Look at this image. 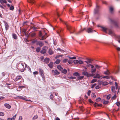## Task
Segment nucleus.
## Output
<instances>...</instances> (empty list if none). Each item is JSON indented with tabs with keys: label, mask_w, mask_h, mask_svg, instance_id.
I'll return each instance as SVG.
<instances>
[{
	"label": "nucleus",
	"mask_w": 120,
	"mask_h": 120,
	"mask_svg": "<svg viewBox=\"0 0 120 120\" xmlns=\"http://www.w3.org/2000/svg\"><path fill=\"white\" fill-rule=\"evenodd\" d=\"M59 19L61 21L66 25L67 30L69 31L70 34H73L74 33L75 31V29L74 27H72L67 22L64 21L61 19L59 18Z\"/></svg>",
	"instance_id": "nucleus-1"
},
{
	"label": "nucleus",
	"mask_w": 120,
	"mask_h": 120,
	"mask_svg": "<svg viewBox=\"0 0 120 120\" xmlns=\"http://www.w3.org/2000/svg\"><path fill=\"white\" fill-rule=\"evenodd\" d=\"M109 20L111 23L114 25L116 27H118V22L117 21L111 18H109Z\"/></svg>",
	"instance_id": "nucleus-2"
},
{
	"label": "nucleus",
	"mask_w": 120,
	"mask_h": 120,
	"mask_svg": "<svg viewBox=\"0 0 120 120\" xmlns=\"http://www.w3.org/2000/svg\"><path fill=\"white\" fill-rule=\"evenodd\" d=\"M39 72L40 75L41 77L43 79H45V75L44 74V71L41 68L39 69Z\"/></svg>",
	"instance_id": "nucleus-3"
},
{
	"label": "nucleus",
	"mask_w": 120,
	"mask_h": 120,
	"mask_svg": "<svg viewBox=\"0 0 120 120\" xmlns=\"http://www.w3.org/2000/svg\"><path fill=\"white\" fill-rule=\"evenodd\" d=\"M47 47L46 46L43 47L42 49V50L41 51V53L44 54L46 53V52Z\"/></svg>",
	"instance_id": "nucleus-4"
},
{
	"label": "nucleus",
	"mask_w": 120,
	"mask_h": 120,
	"mask_svg": "<svg viewBox=\"0 0 120 120\" xmlns=\"http://www.w3.org/2000/svg\"><path fill=\"white\" fill-rule=\"evenodd\" d=\"M26 67L24 68V65L22 64L20 68V71L22 72H23L25 70Z\"/></svg>",
	"instance_id": "nucleus-5"
},
{
	"label": "nucleus",
	"mask_w": 120,
	"mask_h": 120,
	"mask_svg": "<svg viewBox=\"0 0 120 120\" xmlns=\"http://www.w3.org/2000/svg\"><path fill=\"white\" fill-rule=\"evenodd\" d=\"M36 45H39L40 47H41L44 45V44L42 42L40 41H38L36 43Z\"/></svg>",
	"instance_id": "nucleus-6"
},
{
	"label": "nucleus",
	"mask_w": 120,
	"mask_h": 120,
	"mask_svg": "<svg viewBox=\"0 0 120 120\" xmlns=\"http://www.w3.org/2000/svg\"><path fill=\"white\" fill-rule=\"evenodd\" d=\"M93 60L90 59H87L84 62H86L87 64H89L90 63H91Z\"/></svg>",
	"instance_id": "nucleus-7"
},
{
	"label": "nucleus",
	"mask_w": 120,
	"mask_h": 120,
	"mask_svg": "<svg viewBox=\"0 0 120 120\" xmlns=\"http://www.w3.org/2000/svg\"><path fill=\"white\" fill-rule=\"evenodd\" d=\"M99 11V6L97 5L96 8L94 9V14H96L98 13Z\"/></svg>",
	"instance_id": "nucleus-8"
},
{
	"label": "nucleus",
	"mask_w": 120,
	"mask_h": 120,
	"mask_svg": "<svg viewBox=\"0 0 120 120\" xmlns=\"http://www.w3.org/2000/svg\"><path fill=\"white\" fill-rule=\"evenodd\" d=\"M36 34L34 32H31L29 34V35L31 37H35L36 35Z\"/></svg>",
	"instance_id": "nucleus-9"
},
{
	"label": "nucleus",
	"mask_w": 120,
	"mask_h": 120,
	"mask_svg": "<svg viewBox=\"0 0 120 120\" xmlns=\"http://www.w3.org/2000/svg\"><path fill=\"white\" fill-rule=\"evenodd\" d=\"M52 72L53 74L55 75H57L60 74V72L56 70H52Z\"/></svg>",
	"instance_id": "nucleus-10"
},
{
	"label": "nucleus",
	"mask_w": 120,
	"mask_h": 120,
	"mask_svg": "<svg viewBox=\"0 0 120 120\" xmlns=\"http://www.w3.org/2000/svg\"><path fill=\"white\" fill-rule=\"evenodd\" d=\"M86 31L88 33L93 32V31L92 29L90 28H87Z\"/></svg>",
	"instance_id": "nucleus-11"
},
{
	"label": "nucleus",
	"mask_w": 120,
	"mask_h": 120,
	"mask_svg": "<svg viewBox=\"0 0 120 120\" xmlns=\"http://www.w3.org/2000/svg\"><path fill=\"white\" fill-rule=\"evenodd\" d=\"M4 106L6 108L8 109H10L11 108V106L8 104L5 103Z\"/></svg>",
	"instance_id": "nucleus-12"
},
{
	"label": "nucleus",
	"mask_w": 120,
	"mask_h": 120,
	"mask_svg": "<svg viewBox=\"0 0 120 120\" xmlns=\"http://www.w3.org/2000/svg\"><path fill=\"white\" fill-rule=\"evenodd\" d=\"M100 27L102 28V30L104 32L106 33H107V30H108V29L102 26H100Z\"/></svg>",
	"instance_id": "nucleus-13"
},
{
	"label": "nucleus",
	"mask_w": 120,
	"mask_h": 120,
	"mask_svg": "<svg viewBox=\"0 0 120 120\" xmlns=\"http://www.w3.org/2000/svg\"><path fill=\"white\" fill-rule=\"evenodd\" d=\"M46 35L47 34L45 33L44 35L42 36L41 39H40L41 40H43L45 39L47 37V36Z\"/></svg>",
	"instance_id": "nucleus-14"
},
{
	"label": "nucleus",
	"mask_w": 120,
	"mask_h": 120,
	"mask_svg": "<svg viewBox=\"0 0 120 120\" xmlns=\"http://www.w3.org/2000/svg\"><path fill=\"white\" fill-rule=\"evenodd\" d=\"M94 65L95 67V68H96V69H99L102 67V66H101L97 64H95Z\"/></svg>",
	"instance_id": "nucleus-15"
},
{
	"label": "nucleus",
	"mask_w": 120,
	"mask_h": 120,
	"mask_svg": "<svg viewBox=\"0 0 120 120\" xmlns=\"http://www.w3.org/2000/svg\"><path fill=\"white\" fill-rule=\"evenodd\" d=\"M54 52L52 50V49L50 48L49 50V53L50 55L53 54L54 53Z\"/></svg>",
	"instance_id": "nucleus-16"
},
{
	"label": "nucleus",
	"mask_w": 120,
	"mask_h": 120,
	"mask_svg": "<svg viewBox=\"0 0 120 120\" xmlns=\"http://www.w3.org/2000/svg\"><path fill=\"white\" fill-rule=\"evenodd\" d=\"M19 97V98L20 99H23L24 100H25L26 101H30V100H26V97H24L22 96H18L17 97Z\"/></svg>",
	"instance_id": "nucleus-17"
},
{
	"label": "nucleus",
	"mask_w": 120,
	"mask_h": 120,
	"mask_svg": "<svg viewBox=\"0 0 120 120\" xmlns=\"http://www.w3.org/2000/svg\"><path fill=\"white\" fill-rule=\"evenodd\" d=\"M49 61V58H46L44 59V62L46 64L48 63Z\"/></svg>",
	"instance_id": "nucleus-18"
},
{
	"label": "nucleus",
	"mask_w": 120,
	"mask_h": 120,
	"mask_svg": "<svg viewBox=\"0 0 120 120\" xmlns=\"http://www.w3.org/2000/svg\"><path fill=\"white\" fill-rule=\"evenodd\" d=\"M22 78V77L20 75L17 76L15 79V80L17 81Z\"/></svg>",
	"instance_id": "nucleus-19"
},
{
	"label": "nucleus",
	"mask_w": 120,
	"mask_h": 120,
	"mask_svg": "<svg viewBox=\"0 0 120 120\" xmlns=\"http://www.w3.org/2000/svg\"><path fill=\"white\" fill-rule=\"evenodd\" d=\"M53 63L52 62H51L49 64H48V66L51 68H53Z\"/></svg>",
	"instance_id": "nucleus-20"
},
{
	"label": "nucleus",
	"mask_w": 120,
	"mask_h": 120,
	"mask_svg": "<svg viewBox=\"0 0 120 120\" xmlns=\"http://www.w3.org/2000/svg\"><path fill=\"white\" fill-rule=\"evenodd\" d=\"M108 30H109V34L111 35H114L113 33L111 30H110L109 29H108Z\"/></svg>",
	"instance_id": "nucleus-21"
},
{
	"label": "nucleus",
	"mask_w": 120,
	"mask_h": 120,
	"mask_svg": "<svg viewBox=\"0 0 120 120\" xmlns=\"http://www.w3.org/2000/svg\"><path fill=\"white\" fill-rule=\"evenodd\" d=\"M86 66L87 67H90V66H91V68H93L94 67V66L93 65L90 64H87Z\"/></svg>",
	"instance_id": "nucleus-22"
},
{
	"label": "nucleus",
	"mask_w": 120,
	"mask_h": 120,
	"mask_svg": "<svg viewBox=\"0 0 120 120\" xmlns=\"http://www.w3.org/2000/svg\"><path fill=\"white\" fill-rule=\"evenodd\" d=\"M5 27L6 30H7L8 29L9 26L7 22L5 23Z\"/></svg>",
	"instance_id": "nucleus-23"
},
{
	"label": "nucleus",
	"mask_w": 120,
	"mask_h": 120,
	"mask_svg": "<svg viewBox=\"0 0 120 120\" xmlns=\"http://www.w3.org/2000/svg\"><path fill=\"white\" fill-rule=\"evenodd\" d=\"M57 68L59 70L61 71L62 70L63 68L60 65H58L57 67Z\"/></svg>",
	"instance_id": "nucleus-24"
},
{
	"label": "nucleus",
	"mask_w": 120,
	"mask_h": 120,
	"mask_svg": "<svg viewBox=\"0 0 120 120\" xmlns=\"http://www.w3.org/2000/svg\"><path fill=\"white\" fill-rule=\"evenodd\" d=\"M109 11L110 13H112L113 12V7H110L109 8Z\"/></svg>",
	"instance_id": "nucleus-25"
},
{
	"label": "nucleus",
	"mask_w": 120,
	"mask_h": 120,
	"mask_svg": "<svg viewBox=\"0 0 120 120\" xmlns=\"http://www.w3.org/2000/svg\"><path fill=\"white\" fill-rule=\"evenodd\" d=\"M100 75L98 74H96L94 77V78H100Z\"/></svg>",
	"instance_id": "nucleus-26"
},
{
	"label": "nucleus",
	"mask_w": 120,
	"mask_h": 120,
	"mask_svg": "<svg viewBox=\"0 0 120 120\" xmlns=\"http://www.w3.org/2000/svg\"><path fill=\"white\" fill-rule=\"evenodd\" d=\"M92 69L91 70V72L92 73H95L96 72V69L95 68H91Z\"/></svg>",
	"instance_id": "nucleus-27"
},
{
	"label": "nucleus",
	"mask_w": 120,
	"mask_h": 120,
	"mask_svg": "<svg viewBox=\"0 0 120 120\" xmlns=\"http://www.w3.org/2000/svg\"><path fill=\"white\" fill-rule=\"evenodd\" d=\"M0 2L1 4H3L4 3L6 4L7 2L5 0H0Z\"/></svg>",
	"instance_id": "nucleus-28"
},
{
	"label": "nucleus",
	"mask_w": 120,
	"mask_h": 120,
	"mask_svg": "<svg viewBox=\"0 0 120 120\" xmlns=\"http://www.w3.org/2000/svg\"><path fill=\"white\" fill-rule=\"evenodd\" d=\"M115 104H116V105L119 107V108H118V110H116V111H118L119 110V107L120 105V102H117Z\"/></svg>",
	"instance_id": "nucleus-29"
},
{
	"label": "nucleus",
	"mask_w": 120,
	"mask_h": 120,
	"mask_svg": "<svg viewBox=\"0 0 120 120\" xmlns=\"http://www.w3.org/2000/svg\"><path fill=\"white\" fill-rule=\"evenodd\" d=\"M62 31L60 29V28L58 30H57V33L59 34H60L61 33V32Z\"/></svg>",
	"instance_id": "nucleus-30"
},
{
	"label": "nucleus",
	"mask_w": 120,
	"mask_h": 120,
	"mask_svg": "<svg viewBox=\"0 0 120 120\" xmlns=\"http://www.w3.org/2000/svg\"><path fill=\"white\" fill-rule=\"evenodd\" d=\"M73 75L74 76H79L80 75L79 73L77 72H75L73 74Z\"/></svg>",
	"instance_id": "nucleus-31"
},
{
	"label": "nucleus",
	"mask_w": 120,
	"mask_h": 120,
	"mask_svg": "<svg viewBox=\"0 0 120 120\" xmlns=\"http://www.w3.org/2000/svg\"><path fill=\"white\" fill-rule=\"evenodd\" d=\"M31 28H33V30L34 31H36L38 29V27H35L34 26H31Z\"/></svg>",
	"instance_id": "nucleus-32"
},
{
	"label": "nucleus",
	"mask_w": 120,
	"mask_h": 120,
	"mask_svg": "<svg viewBox=\"0 0 120 120\" xmlns=\"http://www.w3.org/2000/svg\"><path fill=\"white\" fill-rule=\"evenodd\" d=\"M12 36L13 38L15 39H17V37L16 34H13Z\"/></svg>",
	"instance_id": "nucleus-33"
},
{
	"label": "nucleus",
	"mask_w": 120,
	"mask_h": 120,
	"mask_svg": "<svg viewBox=\"0 0 120 120\" xmlns=\"http://www.w3.org/2000/svg\"><path fill=\"white\" fill-rule=\"evenodd\" d=\"M40 49L41 48H40L38 47L36 49V51L38 52H40Z\"/></svg>",
	"instance_id": "nucleus-34"
},
{
	"label": "nucleus",
	"mask_w": 120,
	"mask_h": 120,
	"mask_svg": "<svg viewBox=\"0 0 120 120\" xmlns=\"http://www.w3.org/2000/svg\"><path fill=\"white\" fill-rule=\"evenodd\" d=\"M60 61V60L59 59H57L55 61V63L56 64H59Z\"/></svg>",
	"instance_id": "nucleus-35"
},
{
	"label": "nucleus",
	"mask_w": 120,
	"mask_h": 120,
	"mask_svg": "<svg viewBox=\"0 0 120 120\" xmlns=\"http://www.w3.org/2000/svg\"><path fill=\"white\" fill-rule=\"evenodd\" d=\"M74 63L75 64H78V60H73Z\"/></svg>",
	"instance_id": "nucleus-36"
},
{
	"label": "nucleus",
	"mask_w": 120,
	"mask_h": 120,
	"mask_svg": "<svg viewBox=\"0 0 120 120\" xmlns=\"http://www.w3.org/2000/svg\"><path fill=\"white\" fill-rule=\"evenodd\" d=\"M79 109L82 111H83L84 110V109L82 107H79Z\"/></svg>",
	"instance_id": "nucleus-37"
},
{
	"label": "nucleus",
	"mask_w": 120,
	"mask_h": 120,
	"mask_svg": "<svg viewBox=\"0 0 120 120\" xmlns=\"http://www.w3.org/2000/svg\"><path fill=\"white\" fill-rule=\"evenodd\" d=\"M35 0H27L28 2L29 3H33L34 2Z\"/></svg>",
	"instance_id": "nucleus-38"
},
{
	"label": "nucleus",
	"mask_w": 120,
	"mask_h": 120,
	"mask_svg": "<svg viewBox=\"0 0 120 120\" xmlns=\"http://www.w3.org/2000/svg\"><path fill=\"white\" fill-rule=\"evenodd\" d=\"M62 72L64 74H65L67 72V70L65 69H64L62 71Z\"/></svg>",
	"instance_id": "nucleus-39"
},
{
	"label": "nucleus",
	"mask_w": 120,
	"mask_h": 120,
	"mask_svg": "<svg viewBox=\"0 0 120 120\" xmlns=\"http://www.w3.org/2000/svg\"><path fill=\"white\" fill-rule=\"evenodd\" d=\"M111 94H109V95H108L107 97V99L108 100H109L110 99V97H111Z\"/></svg>",
	"instance_id": "nucleus-40"
},
{
	"label": "nucleus",
	"mask_w": 120,
	"mask_h": 120,
	"mask_svg": "<svg viewBox=\"0 0 120 120\" xmlns=\"http://www.w3.org/2000/svg\"><path fill=\"white\" fill-rule=\"evenodd\" d=\"M82 74L84 75H87L88 74V73L87 72L84 71L82 73Z\"/></svg>",
	"instance_id": "nucleus-41"
},
{
	"label": "nucleus",
	"mask_w": 120,
	"mask_h": 120,
	"mask_svg": "<svg viewBox=\"0 0 120 120\" xmlns=\"http://www.w3.org/2000/svg\"><path fill=\"white\" fill-rule=\"evenodd\" d=\"M83 77V76H79L78 77V79L79 80H81L82 79Z\"/></svg>",
	"instance_id": "nucleus-42"
},
{
	"label": "nucleus",
	"mask_w": 120,
	"mask_h": 120,
	"mask_svg": "<svg viewBox=\"0 0 120 120\" xmlns=\"http://www.w3.org/2000/svg\"><path fill=\"white\" fill-rule=\"evenodd\" d=\"M38 41L37 40L34 39L32 41V43L33 44H34L35 43H37Z\"/></svg>",
	"instance_id": "nucleus-43"
},
{
	"label": "nucleus",
	"mask_w": 120,
	"mask_h": 120,
	"mask_svg": "<svg viewBox=\"0 0 120 120\" xmlns=\"http://www.w3.org/2000/svg\"><path fill=\"white\" fill-rule=\"evenodd\" d=\"M78 63L80 64H82L83 63V62L81 60H78Z\"/></svg>",
	"instance_id": "nucleus-44"
},
{
	"label": "nucleus",
	"mask_w": 120,
	"mask_h": 120,
	"mask_svg": "<svg viewBox=\"0 0 120 120\" xmlns=\"http://www.w3.org/2000/svg\"><path fill=\"white\" fill-rule=\"evenodd\" d=\"M101 100V98H100L99 97L96 99V101L97 102H98L100 101Z\"/></svg>",
	"instance_id": "nucleus-45"
},
{
	"label": "nucleus",
	"mask_w": 120,
	"mask_h": 120,
	"mask_svg": "<svg viewBox=\"0 0 120 120\" xmlns=\"http://www.w3.org/2000/svg\"><path fill=\"white\" fill-rule=\"evenodd\" d=\"M104 73L106 75H109V71L108 70H107L106 71H105L104 72Z\"/></svg>",
	"instance_id": "nucleus-46"
},
{
	"label": "nucleus",
	"mask_w": 120,
	"mask_h": 120,
	"mask_svg": "<svg viewBox=\"0 0 120 120\" xmlns=\"http://www.w3.org/2000/svg\"><path fill=\"white\" fill-rule=\"evenodd\" d=\"M68 59H64L63 60V62L64 63H66L68 61Z\"/></svg>",
	"instance_id": "nucleus-47"
},
{
	"label": "nucleus",
	"mask_w": 120,
	"mask_h": 120,
	"mask_svg": "<svg viewBox=\"0 0 120 120\" xmlns=\"http://www.w3.org/2000/svg\"><path fill=\"white\" fill-rule=\"evenodd\" d=\"M39 35L40 37H42V33L41 31H40L39 32Z\"/></svg>",
	"instance_id": "nucleus-48"
},
{
	"label": "nucleus",
	"mask_w": 120,
	"mask_h": 120,
	"mask_svg": "<svg viewBox=\"0 0 120 120\" xmlns=\"http://www.w3.org/2000/svg\"><path fill=\"white\" fill-rule=\"evenodd\" d=\"M115 88L114 86H112V87L111 90L112 91V92H114V91L115 90Z\"/></svg>",
	"instance_id": "nucleus-49"
},
{
	"label": "nucleus",
	"mask_w": 120,
	"mask_h": 120,
	"mask_svg": "<svg viewBox=\"0 0 120 120\" xmlns=\"http://www.w3.org/2000/svg\"><path fill=\"white\" fill-rule=\"evenodd\" d=\"M14 6L12 5H11V6L10 7V9L11 10H14Z\"/></svg>",
	"instance_id": "nucleus-50"
},
{
	"label": "nucleus",
	"mask_w": 120,
	"mask_h": 120,
	"mask_svg": "<svg viewBox=\"0 0 120 120\" xmlns=\"http://www.w3.org/2000/svg\"><path fill=\"white\" fill-rule=\"evenodd\" d=\"M97 80L96 79H93L91 82V83H93L95 82Z\"/></svg>",
	"instance_id": "nucleus-51"
},
{
	"label": "nucleus",
	"mask_w": 120,
	"mask_h": 120,
	"mask_svg": "<svg viewBox=\"0 0 120 120\" xmlns=\"http://www.w3.org/2000/svg\"><path fill=\"white\" fill-rule=\"evenodd\" d=\"M41 2H40L38 3L37 5V6L38 7H41Z\"/></svg>",
	"instance_id": "nucleus-52"
},
{
	"label": "nucleus",
	"mask_w": 120,
	"mask_h": 120,
	"mask_svg": "<svg viewBox=\"0 0 120 120\" xmlns=\"http://www.w3.org/2000/svg\"><path fill=\"white\" fill-rule=\"evenodd\" d=\"M81 32H82L81 31V30L80 31L78 32L75 33V34L76 35H78L79 34L81 33Z\"/></svg>",
	"instance_id": "nucleus-53"
},
{
	"label": "nucleus",
	"mask_w": 120,
	"mask_h": 120,
	"mask_svg": "<svg viewBox=\"0 0 120 120\" xmlns=\"http://www.w3.org/2000/svg\"><path fill=\"white\" fill-rule=\"evenodd\" d=\"M68 63L70 64H71L72 63V61L71 60H69L68 61Z\"/></svg>",
	"instance_id": "nucleus-54"
},
{
	"label": "nucleus",
	"mask_w": 120,
	"mask_h": 120,
	"mask_svg": "<svg viewBox=\"0 0 120 120\" xmlns=\"http://www.w3.org/2000/svg\"><path fill=\"white\" fill-rule=\"evenodd\" d=\"M38 116L37 115L34 116L33 118V120L35 119L38 118Z\"/></svg>",
	"instance_id": "nucleus-55"
},
{
	"label": "nucleus",
	"mask_w": 120,
	"mask_h": 120,
	"mask_svg": "<svg viewBox=\"0 0 120 120\" xmlns=\"http://www.w3.org/2000/svg\"><path fill=\"white\" fill-rule=\"evenodd\" d=\"M109 102L108 101H105L103 102V104H107Z\"/></svg>",
	"instance_id": "nucleus-56"
},
{
	"label": "nucleus",
	"mask_w": 120,
	"mask_h": 120,
	"mask_svg": "<svg viewBox=\"0 0 120 120\" xmlns=\"http://www.w3.org/2000/svg\"><path fill=\"white\" fill-rule=\"evenodd\" d=\"M4 112H0V115L2 116H3L4 115Z\"/></svg>",
	"instance_id": "nucleus-57"
},
{
	"label": "nucleus",
	"mask_w": 120,
	"mask_h": 120,
	"mask_svg": "<svg viewBox=\"0 0 120 120\" xmlns=\"http://www.w3.org/2000/svg\"><path fill=\"white\" fill-rule=\"evenodd\" d=\"M92 98H95L96 97V96L94 94H92Z\"/></svg>",
	"instance_id": "nucleus-58"
},
{
	"label": "nucleus",
	"mask_w": 120,
	"mask_h": 120,
	"mask_svg": "<svg viewBox=\"0 0 120 120\" xmlns=\"http://www.w3.org/2000/svg\"><path fill=\"white\" fill-rule=\"evenodd\" d=\"M115 86H116V89L117 90L118 89L117 87V84L116 82H115Z\"/></svg>",
	"instance_id": "nucleus-59"
},
{
	"label": "nucleus",
	"mask_w": 120,
	"mask_h": 120,
	"mask_svg": "<svg viewBox=\"0 0 120 120\" xmlns=\"http://www.w3.org/2000/svg\"><path fill=\"white\" fill-rule=\"evenodd\" d=\"M68 78L70 79H76V78L75 77L71 76L70 77H69Z\"/></svg>",
	"instance_id": "nucleus-60"
},
{
	"label": "nucleus",
	"mask_w": 120,
	"mask_h": 120,
	"mask_svg": "<svg viewBox=\"0 0 120 120\" xmlns=\"http://www.w3.org/2000/svg\"><path fill=\"white\" fill-rule=\"evenodd\" d=\"M116 94H115L114 96H113L112 98L113 99H115L116 98Z\"/></svg>",
	"instance_id": "nucleus-61"
},
{
	"label": "nucleus",
	"mask_w": 120,
	"mask_h": 120,
	"mask_svg": "<svg viewBox=\"0 0 120 120\" xmlns=\"http://www.w3.org/2000/svg\"><path fill=\"white\" fill-rule=\"evenodd\" d=\"M54 97L53 95L52 94H51L50 96V98L51 99H52Z\"/></svg>",
	"instance_id": "nucleus-62"
},
{
	"label": "nucleus",
	"mask_w": 120,
	"mask_h": 120,
	"mask_svg": "<svg viewBox=\"0 0 120 120\" xmlns=\"http://www.w3.org/2000/svg\"><path fill=\"white\" fill-rule=\"evenodd\" d=\"M72 10H73L72 9V8H70V9L69 11V12L70 13H71V14L72 13Z\"/></svg>",
	"instance_id": "nucleus-63"
},
{
	"label": "nucleus",
	"mask_w": 120,
	"mask_h": 120,
	"mask_svg": "<svg viewBox=\"0 0 120 120\" xmlns=\"http://www.w3.org/2000/svg\"><path fill=\"white\" fill-rule=\"evenodd\" d=\"M33 73L34 75H37L38 74V72L37 71H35Z\"/></svg>",
	"instance_id": "nucleus-64"
}]
</instances>
